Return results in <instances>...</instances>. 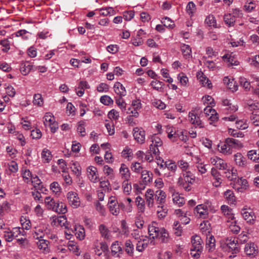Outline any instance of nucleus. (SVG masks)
<instances>
[{
	"label": "nucleus",
	"instance_id": "nucleus-2",
	"mask_svg": "<svg viewBox=\"0 0 259 259\" xmlns=\"http://www.w3.org/2000/svg\"><path fill=\"white\" fill-rule=\"evenodd\" d=\"M221 247L226 253L229 258H233L236 256L240 250L237 241L232 238H225L220 241Z\"/></svg>",
	"mask_w": 259,
	"mask_h": 259
},
{
	"label": "nucleus",
	"instance_id": "nucleus-59",
	"mask_svg": "<svg viewBox=\"0 0 259 259\" xmlns=\"http://www.w3.org/2000/svg\"><path fill=\"white\" fill-rule=\"evenodd\" d=\"M131 107L138 111L140 110L142 108V104L141 99L136 98L133 100L131 102Z\"/></svg>",
	"mask_w": 259,
	"mask_h": 259
},
{
	"label": "nucleus",
	"instance_id": "nucleus-31",
	"mask_svg": "<svg viewBox=\"0 0 259 259\" xmlns=\"http://www.w3.org/2000/svg\"><path fill=\"white\" fill-rule=\"evenodd\" d=\"M53 211L58 213L65 214L67 211L66 204L63 202L57 201Z\"/></svg>",
	"mask_w": 259,
	"mask_h": 259
},
{
	"label": "nucleus",
	"instance_id": "nucleus-20",
	"mask_svg": "<svg viewBox=\"0 0 259 259\" xmlns=\"http://www.w3.org/2000/svg\"><path fill=\"white\" fill-rule=\"evenodd\" d=\"M210 162L215 167L221 170H225L228 168L227 163L222 158L214 156L210 158Z\"/></svg>",
	"mask_w": 259,
	"mask_h": 259
},
{
	"label": "nucleus",
	"instance_id": "nucleus-17",
	"mask_svg": "<svg viewBox=\"0 0 259 259\" xmlns=\"http://www.w3.org/2000/svg\"><path fill=\"white\" fill-rule=\"evenodd\" d=\"M176 213L179 218L177 221L175 222L174 226L179 225L180 227L181 225H187L189 223L190 219L184 214L181 209L176 210Z\"/></svg>",
	"mask_w": 259,
	"mask_h": 259
},
{
	"label": "nucleus",
	"instance_id": "nucleus-34",
	"mask_svg": "<svg viewBox=\"0 0 259 259\" xmlns=\"http://www.w3.org/2000/svg\"><path fill=\"white\" fill-rule=\"evenodd\" d=\"M96 11H98V14L100 16H113L116 14V11L112 7H106L105 8L96 9Z\"/></svg>",
	"mask_w": 259,
	"mask_h": 259
},
{
	"label": "nucleus",
	"instance_id": "nucleus-5",
	"mask_svg": "<svg viewBox=\"0 0 259 259\" xmlns=\"http://www.w3.org/2000/svg\"><path fill=\"white\" fill-rule=\"evenodd\" d=\"M160 163V161L157 162V164L162 168V171L164 177H170L174 175L177 169V165L175 162L168 160L165 161L164 164Z\"/></svg>",
	"mask_w": 259,
	"mask_h": 259
},
{
	"label": "nucleus",
	"instance_id": "nucleus-4",
	"mask_svg": "<svg viewBox=\"0 0 259 259\" xmlns=\"http://www.w3.org/2000/svg\"><path fill=\"white\" fill-rule=\"evenodd\" d=\"M191 242L190 254L192 257L198 258L203 251V241L200 236L195 235L191 237Z\"/></svg>",
	"mask_w": 259,
	"mask_h": 259
},
{
	"label": "nucleus",
	"instance_id": "nucleus-57",
	"mask_svg": "<svg viewBox=\"0 0 259 259\" xmlns=\"http://www.w3.org/2000/svg\"><path fill=\"white\" fill-rule=\"evenodd\" d=\"M235 126L238 129L245 130L248 127V124L246 120L241 119L236 121Z\"/></svg>",
	"mask_w": 259,
	"mask_h": 259
},
{
	"label": "nucleus",
	"instance_id": "nucleus-42",
	"mask_svg": "<svg viewBox=\"0 0 259 259\" xmlns=\"http://www.w3.org/2000/svg\"><path fill=\"white\" fill-rule=\"evenodd\" d=\"M224 197L229 203L234 204L236 201V198L232 190H228L224 193Z\"/></svg>",
	"mask_w": 259,
	"mask_h": 259
},
{
	"label": "nucleus",
	"instance_id": "nucleus-53",
	"mask_svg": "<svg viewBox=\"0 0 259 259\" xmlns=\"http://www.w3.org/2000/svg\"><path fill=\"white\" fill-rule=\"evenodd\" d=\"M247 155L248 159L254 162H259V153H257L256 150H251L249 151Z\"/></svg>",
	"mask_w": 259,
	"mask_h": 259
},
{
	"label": "nucleus",
	"instance_id": "nucleus-22",
	"mask_svg": "<svg viewBox=\"0 0 259 259\" xmlns=\"http://www.w3.org/2000/svg\"><path fill=\"white\" fill-rule=\"evenodd\" d=\"M133 136L135 140L140 144H143L145 140V133L142 128L135 127L133 130Z\"/></svg>",
	"mask_w": 259,
	"mask_h": 259
},
{
	"label": "nucleus",
	"instance_id": "nucleus-54",
	"mask_svg": "<svg viewBox=\"0 0 259 259\" xmlns=\"http://www.w3.org/2000/svg\"><path fill=\"white\" fill-rule=\"evenodd\" d=\"M33 104L35 106L41 107L44 104V100L42 96L39 94H34L33 96Z\"/></svg>",
	"mask_w": 259,
	"mask_h": 259
},
{
	"label": "nucleus",
	"instance_id": "nucleus-7",
	"mask_svg": "<svg viewBox=\"0 0 259 259\" xmlns=\"http://www.w3.org/2000/svg\"><path fill=\"white\" fill-rule=\"evenodd\" d=\"M150 140L151 143L150 145V151L155 156H158L159 153L158 147L162 145V140L156 134L151 136Z\"/></svg>",
	"mask_w": 259,
	"mask_h": 259
},
{
	"label": "nucleus",
	"instance_id": "nucleus-50",
	"mask_svg": "<svg viewBox=\"0 0 259 259\" xmlns=\"http://www.w3.org/2000/svg\"><path fill=\"white\" fill-rule=\"evenodd\" d=\"M178 79L179 80L180 84L184 87L188 86L189 79L185 73L181 72L178 75Z\"/></svg>",
	"mask_w": 259,
	"mask_h": 259
},
{
	"label": "nucleus",
	"instance_id": "nucleus-41",
	"mask_svg": "<svg viewBox=\"0 0 259 259\" xmlns=\"http://www.w3.org/2000/svg\"><path fill=\"white\" fill-rule=\"evenodd\" d=\"M56 201L51 196H47L45 198L44 203L47 209L53 210Z\"/></svg>",
	"mask_w": 259,
	"mask_h": 259
},
{
	"label": "nucleus",
	"instance_id": "nucleus-16",
	"mask_svg": "<svg viewBox=\"0 0 259 259\" xmlns=\"http://www.w3.org/2000/svg\"><path fill=\"white\" fill-rule=\"evenodd\" d=\"M145 199L147 206L153 208L155 206V192L151 189H148L145 194Z\"/></svg>",
	"mask_w": 259,
	"mask_h": 259
},
{
	"label": "nucleus",
	"instance_id": "nucleus-37",
	"mask_svg": "<svg viewBox=\"0 0 259 259\" xmlns=\"http://www.w3.org/2000/svg\"><path fill=\"white\" fill-rule=\"evenodd\" d=\"M50 189L53 194L59 196L62 192V188L57 182H53L50 185Z\"/></svg>",
	"mask_w": 259,
	"mask_h": 259
},
{
	"label": "nucleus",
	"instance_id": "nucleus-56",
	"mask_svg": "<svg viewBox=\"0 0 259 259\" xmlns=\"http://www.w3.org/2000/svg\"><path fill=\"white\" fill-rule=\"evenodd\" d=\"M161 23L163 24L164 26L169 29L174 28L175 26L174 22L168 17H164L162 18L161 20Z\"/></svg>",
	"mask_w": 259,
	"mask_h": 259
},
{
	"label": "nucleus",
	"instance_id": "nucleus-60",
	"mask_svg": "<svg viewBox=\"0 0 259 259\" xmlns=\"http://www.w3.org/2000/svg\"><path fill=\"white\" fill-rule=\"evenodd\" d=\"M129 180H123L122 182V188L123 193L126 195H128L132 191V185L128 183Z\"/></svg>",
	"mask_w": 259,
	"mask_h": 259
},
{
	"label": "nucleus",
	"instance_id": "nucleus-21",
	"mask_svg": "<svg viewBox=\"0 0 259 259\" xmlns=\"http://www.w3.org/2000/svg\"><path fill=\"white\" fill-rule=\"evenodd\" d=\"M67 219L65 216H53L50 218V224L53 226L64 227L67 224Z\"/></svg>",
	"mask_w": 259,
	"mask_h": 259
},
{
	"label": "nucleus",
	"instance_id": "nucleus-35",
	"mask_svg": "<svg viewBox=\"0 0 259 259\" xmlns=\"http://www.w3.org/2000/svg\"><path fill=\"white\" fill-rule=\"evenodd\" d=\"M90 88V85L86 81H80L78 87L76 89V94L79 97H81L84 93V89H89Z\"/></svg>",
	"mask_w": 259,
	"mask_h": 259
},
{
	"label": "nucleus",
	"instance_id": "nucleus-18",
	"mask_svg": "<svg viewBox=\"0 0 259 259\" xmlns=\"http://www.w3.org/2000/svg\"><path fill=\"white\" fill-rule=\"evenodd\" d=\"M93 249L95 254L100 256L102 252L108 250V246L105 243L101 242L96 240L94 242Z\"/></svg>",
	"mask_w": 259,
	"mask_h": 259
},
{
	"label": "nucleus",
	"instance_id": "nucleus-9",
	"mask_svg": "<svg viewBox=\"0 0 259 259\" xmlns=\"http://www.w3.org/2000/svg\"><path fill=\"white\" fill-rule=\"evenodd\" d=\"M195 180L196 177L195 175L191 170H189L181 173V176L178 179V185H184V182L186 183V184H193L195 182Z\"/></svg>",
	"mask_w": 259,
	"mask_h": 259
},
{
	"label": "nucleus",
	"instance_id": "nucleus-6",
	"mask_svg": "<svg viewBox=\"0 0 259 259\" xmlns=\"http://www.w3.org/2000/svg\"><path fill=\"white\" fill-rule=\"evenodd\" d=\"M44 123L45 126H49L51 131L53 133L58 129V123L56 121L53 114L50 112H47L44 115Z\"/></svg>",
	"mask_w": 259,
	"mask_h": 259
},
{
	"label": "nucleus",
	"instance_id": "nucleus-10",
	"mask_svg": "<svg viewBox=\"0 0 259 259\" xmlns=\"http://www.w3.org/2000/svg\"><path fill=\"white\" fill-rule=\"evenodd\" d=\"M43 233L42 232H41V234L39 236V234L37 232H35L33 234V237L35 239H39L38 242H37V246L38 248L41 250L42 252L45 253H48L50 251V249L49 247V241L45 239H41L42 238Z\"/></svg>",
	"mask_w": 259,
	"mask_h": 259
},
{
	"label": "nucleus",
	"instance_id": "nucleus-44",
	"mask_svg": "<svg viewBox=\"0 0 259 259\" xmlns=\"http://www.w3.org/2000/svg\"><path fill=\"white\" fill-rule=\"evenodd\" d=\"M182 53L186 59L191 58V49L189 45L183 44L181 47Z\"/></svg>",
	"mask_w": 259,
	"mask_h": 259
},
{
	"label": "nucleus",
	"instance_id": "nucleus-25",
	"mask_svg": "<svg viewBox=\"0 0 259 259\" xmlns=\"http://www.w3.org/2000/svg\"><path fill=\"white\" fill-rule=\"evenodd\" d=\"M235 188L238 192H244L249 188L247 181L243 178L239 179L236 182Z\"/></svg>",
	"mask_w": 259,
	"mask_h": 259
},
{
	"label": "nucleus",
	"instance_id": "nucleus-51",
	"mask_svg": "<svg viewBox=\"0 0 259 259\" xmlns=\"http://www.w3.org/2000/svg\"><path fill=\"white\" fill-rule=\"evenodd\" d=\"M31 33L25 29H21L17 31L14 33L16 37H21L24 40L29 38Z\"/></svg>",
	"mask_w": 259,
	"mask_h": 259
},
{
	"label": "nucleus",
	"instance_id": "nucleus-12",
	"mask_svg": "<svg viewBox=\"0 0 259 259\" xmlns=\"http://www.w3.org/2000/svg\"><path fill=\"white\" fill-rule=\"evenodd\" d=\"M87 175L88 179L91 182L96 183L99 181V176L97 168L92 165L87 168Z\"/></svg>",
	"mask_w": 259,
	"mask_h": 259
},
{
	"label": "nucleus",
	"instance_id": "nucleus-45",
	"mask_svg": "<svg viewBox=\"0 0 259 259\" xmlns=\"http://www.w3.org/2000/svg\"><path fill=\"white\" fill-rule=\"evenodd\" d=\"M141 178L145 184L150 183L152 180V174L147 170H143L141 172Z\"/></svg>",
	"mask_w": 259,
	"mask_h": 259
},
{
	"label": "nucleus",
	"instance_id": "nucleus-39",
	"mask_svg": "<svg viewBox=\"0 0 259 259\" xmlns=\"http://www.w3.org/2000/svg\"><path fill=\"white\" fill-rule=\"evenodd\" d=\"M70 168L72 172L77 177H79L81 175V167L78 162L72 161Z\"/></svg>",
	"mask_w": 259,
	"mask_h": 259
},
{
	"label": "nucleus",
	"instance_id": "nucleus-14",
	"mask_svg": "<svg viewBox=\"0 0 259 259\" xmlns=\"http://www.w3.org/2000/svg\"><path fill=\"white\" fill-rule=\"evenodd\" d=\"M241 214L244 219L250 224H252L254 221L255 217L253 210L246 206L241 209Z\"/></svg>",
	"mask_w": 259,
	"mask_h": 259
},
{
	"label": "nucleus",
	"instance_id": "nucleus-32",
	"mask_svg": "<svg viewBox=\"0 0 259 259\" xmlns=\"http://www.w3.org/2000/svg\"><path fill=\"white\" fill-rule=\"evenodd\" d=\"M119 174L124 180H129L131 178V173L127 166L122 163L119 168Z\"/></svg>",
	"mask_w": 259,
	"mask_h": 259
},
{
	"label": "nucleus",
	"instance_id": "nucleus-62",
	"mask_svg": "<svg viewBox=\"0 0 259 259\" xmlns=\"http://www.w3.org/2000/svg\"><path fill=\"white\" fill-rule=\"evenodd\" d=\"M31 181L34 188L40 190L42 189V182L37 176H36L34 177H32Z\"/></svg>",
	"mask_w": 259,
	"mask_h": 259
},
{
	"label": "nucleus",
	"instance_id": "nucleus-46",
	"mask_svg": "<svg viewBox=\"0 0 259 259\" xmlns=\"http://www.w3.org/2000/svg\"><path fill=\"white\" fill-rule=\"evenodd\" d=\"M177 165L181 170V173H183L185 171H187L190 170V165L185 160L183 159L180 160L177 162Z\"/></svg>",
	"mask_w": 259,
	"mask_h": 259
},
{
	"label": "nucleus",
	"instance_id": "nucleus-64",
	"mask_svg": "<svg viewBox=\"0 0 259 259\" xmlns=\"http://www.w3.org/2000/svg\"><path fill=\"white\" fill-rule=\"evenodd\" d=\"M100 102L104 105L109 106L113 104V99L109 96L104 95L101 97Z\"/></svg>",
	"mask_w": 259,
	"mask_h": 259
},
{
	"label": "nucleus",
	"instance_id": "nucleus-1",
	"mask_svg": "<svg viewBox=\"0 0 259 259\" xmlns=\"http://www.w3.org/2000/svg\"><path fill=\"white\" fill-rule=\"evenodd\" d=\"M150 238L145 236L137 243L136 250L142 252L149 246H153L154 241L151 239H157L162 242L168 241L169 234L164 228H148Z\"/></svg>",
	"mask_w": 259,
	"mask_h": 259
},
{
	"label": "nucleus",
	"instance_id": "nucleus-28",
	"mask_svg": "<svg viewBox=\"0 0 259 259\" xmlns=\"http://www.w3.org/2000/svg\"><path fill=\"white\" fill-rule=\"evenodd\" d=\"M234 160L237 165L244 167L247 165V161L241 153H237L234 155Z\"/></svg>",
	"mask_w": 259,
	"mask_h": 259
},
{
	"label": "nucleus",
	"instance_id": "nucleus-23",
	"mask_svg": "<svg viewBox=\"0 0 259 259\" xmlns=\"http://www.w3.org/2000/svg\"><path fill=\"white\" fill-rule=\"evenodd\" d=\"M20 234L24 235V228H12L10 233L6 235V240L8 242L12 241L14 238L17 237Z\"/></svg>",
	"mask_w": 259,
	"mask_h": 259
},
{
	"label": "nucleus",
	"instance_id": "nucleus-36",
	"mask_svg": "<svg viewBox=\"0 0 259 259\" xmlns=\"http://www.w3.org/2000/svg\"><path fill=\"white\" fill-rule=\"evenodd\" d=\"M223 60L228 63V65H238L239 62L236 60L232 53H228L222 57Z\"/></svg>",
	"mask_w": 259,
	"mask_h": 259
},
{
	"label": "nucleus",
	"instance_id": "nucleus-43",
	"mask_svg": "<svg viewBox=\"0 0 259 259\" xmlns=\"http://www.w3.org/2000/svg\"><path fill=\"white\" fill-rule=\"evenodd\" d=\"M205 23L209 27L213 28L218 27L217 21L213 15H208L205 20Z\"/></svg>",
	"mask_w": 259,
	"mask_h": 259
},
{
	"label": "nucleus",
	"instance_id": "nucleus-48",
	"mask_svg": "<svg viewBox=\"0 0 259 259\" xmlns=\"http://www.w3.org/2000/svg\"><path fill=\"white\" fill-rule=\"evenodd\" d=\"M197 77L199 81L203 86L206 87L208 89H211L212 88V84L210 81L206 76L203 75L202 73H201V75L200 76L198 75Z\"/></svg>",
	"mask_w": 259,
	"mask_h": 259
},
{
	"label": "nucleus",
	"instance_id": "nucleus-61",
	"mask_svg": "<svg viewBox=\"0 0 259 259\" xmlns=\"http://www.w3.org/2000/svg\"><path fill=\"white\" fill-rule=\"evenodd\" d=\"M75 232V234L76 237L81 240L84 238L85 230L84 228H73Z\"/></svg>",
	"mask_w": 259,
	"mask_h": 259
},
{
	"label": "nucleus",
	"instance_id": "nucleus-47",
	"mask_svg": "<svg viewBox=\"0 0 259 259\" xmlns=\"http://www.w3.org/2000/svg\"><path fill=\"white\" fill-rule=\"evenodd\" d=\"M206 245V248L209 251L211 252L214 250L215 247V240L212 235H210L209 238H207Z\"/></svg>",
	"mask_w": 259,
	"mask_h": 259
},
{
	"label": "nucleus",
	"instance_id": "nucleus-55",
	"mask_svg": "<svg viewBox=\"0 0 259 259\" xmlns=\"http://www.w3.org/2000/svg\"><path fill=\"white\" fill-rule=\"evenodd\" d=\"M68 249L72 252L75 253L76 255H79V248L76 243L73 241H68L67 244Z\"/></svg>",
	"mask_w": 259,
	"mask_h": 259
},
{
	"label": "nucleus",
	"instance_id": "nucleus-63",
	"mask_svg": "<svg viewBox=\"0 0 259 259\" xmlns=\"http://www.w3.org/2000/svg\"><path fill=\"white\" fill-rule=\"evenodd\" d=\"M85 126V122L84 121H80L78 123L77 131L81 136H84L86 134Z\"/></svg>",
	"mask_w": 259,
	"mask_h": 259
},
{
	"label": "nucleus",
	"instance_id": "nucleus-8",
	"mask_svg": "<svg viewBox=\"0 0 259 259\" xmlns=\"http://www.w3.org/2000/svg\"><path fill=\"white\" fill-rule=\"evenodd\" d=\"M68 204L73 208L80 206L81 201L78 194L74 191H69L66 194Z\"/></svg>",
	"mask_w": 259,
	"mask_h": 259
},
{
	"label": "nucleus",
	"instance_id": "nucleus-30",
	"mask_svg": "<svg viewBox=\"0 0 259 259\" xmlns=\"http://www.w3.org/2000/svg\"><path fill=\"white\" fill-rule=\"evenodd\" d=\"M115 93L119 97H124L126 94V91L124 87L119 82H116L113 86Z\"/></svg>",
	"mask_w": 259,
	"mask_h": 259
},
{
	"label": "nucleus",
	"instance_id": "nucleus-11",
	"mask_svg": "<svg viewBox=\"0 0 259 259\" xmlns=\"http://www.w3.org/2000/svg\"><path fill=\"white\" fill-rule=\"evenodd\" d=\"M244 252L250 257H254L257 255L258 249L257 246L253 242H249L245 245Z\"/></svg>",
	"mask_w": 259,
	"mask_h": 259
},
{
	"label": "nucleus",
	"instance_id": "nucleus-15",
	"mask_svg": "<svg viewBox=\"0 0 259 259\" xmlns=\"http://www.w3.org/2000/svg\"><path fill=\"white\" fill-rule=\"evenodd\" d=\"M221 210L222 213L232 221L230 225H227L229 227H235L236 226V221L234 220V217L232 209L226 205H223L221 207Z\"/></svg>",
	"mask_w": 259,
	"mask_h": 259
},
{
	"label": "nucleus",
	"instance_id": "nucleus-24",
	"mask_svg": "<svg viewBox=\"0 0 259 259\" xmlns=\"http://www.w3.org/2000/svg\"><path fill=\"white\" fill-rule=\"evenodd\" d=\"M222 104L223 106L226 107L225 110L228 112L227 114L234 113L238 109L237 104L233 103L230 100L227 99L222 100Z\"/></svg>",
	"mask_w": 259,
	"mask_h": 259
},
{
	"label": "nucleus",
	"instance_id": "nucleus-3",
	"mask_svg": "<svg viewBox=\"0 0 259 259\" xmlns=\"http://www.w3.org/2000/svg\"><path fill=\"white\" fill-rule=\"evenodd\" d=\"M194 211L197 217L205 219L208 216L209 211L214 213L215 209L211 202L206 201L203 204L197 205L195 207Z\"/></svg>",
	"mask_w": 259,
	"mask_h": 259
},
{
	"label": "nucleus",
	"instance_id": "nucleus-29",
	"mask_svg": "<svg viewBox=\"0 0 259 259\" xmlns=\"http://www.w3.org/2000/svg\"><path fill=\"white\" fill-rule=\"evenodd\" d=\"M194 158L196 160L195 162L196 167L198 172L201 175L205 174L207 171V165L201 162L200 158L198 156H194Z\"/></svg>",
	"mask_w": 259,
	"mask_h": 259
},
{
	"label": "nucleus",
	"instance_id": "nucleus-33",
	"mask_svg": "<svg viewBox=\"0 0 259 259\" xmlns=\"http://www.w3.org/2000/svg\"><path fill=\"white\" fill-rule=\"evenodd\" d=\"M225 176L230 181H233L237 178V171L234 167L228 166V168L225 169Z\"/></svg>",
	"mask_w": 259,
	"mask_h": 259
},
{
	"label": "nucleus",
	"instance_id": "nucleus-49",
	"mask_svg": "<svg viewBox=\"0 0 259 259\" xmlns=\"http://www.w3.org/2000/svg\"><path fill=\"white\" fill-rule=\"evenodd\" d=\"M196 10V5L193 2H189L187 6L186 11L187 13L190 16H194Z\"/></svg>",
	"mask_w": 259,
	"mask_h": 259
},
{
	"label": "nucleus",
	"instance_id": "nucleus-19",
	"mask_svg": "<svg viewBox=\"0 0 259 259\" xmlns=\"http://www.w3.org/2000/svg\"><path fill=\"white\" fill-rule=\"evenodd\" d=\"M189 120L195 127L202 128L204 127L199 117L194 110L189 113Z\"/></svg>",
	"mask_w": 259,
	"mask_h": 259
},
{
	"label": "nucleus",
	"instance_id": "nucleus-38",
	"mask_svg": "<svg viewBox=\"0 0 259 259\" xmlns=\"http://www.w3.org/2000/svg\"><path fill=\"white\" fill-rule=\"evenodd\" d=\"M41 158L44 163H49L52 159V155L50 150L47 148H44L41 153Z\"/></svg>",
	"mask_w": 259,
	"mask_h": 259
},
{
	"label": "nucleus",
	"instance_id": "nucleus-13",
	"mask_svg": "<svg viewBox=\"0 0 259 259\" xmlns=\"http://www.w3.org/2000/svg\"><path fill=\"white\" fill-rule=\"evenodd\" d=\"M155 199L156 203L158 205V207L162 209L166 200L165 192L162 190H157L155 192Z\"/></svg>",
	"mask_w": 259,
	"mask_h": 259
},
{
	"label": "nucleus",
	"instance_id": "nucleus-58",
	"mask_svg": "<svg viewBox=\"0 0 259 259\" xmlns=\"http://www.w3.org/2000/svg\"><path fill=\"white\" fill-rule=\"evenodd\" d=\"M119 117V112L114 109L111 110L108 113V117L112 120H117Z\"/></svg>",
	"mask_w": 259,
	"mask_h": 259
},
{
	"label": "nucleus",
	"instance_id": "nucleus-52",
	"mask_svg": "<svg viewBox=\"0 0 259 259\" xmlns=\"http://www.w3.org/2000/svg\"><path fill=\"white\" fill-rule=\"evenodd\" d=\"M115 103L120 109L121 111L123 112L126 110V103L124 101L122 97H119L115 98Z\"/></svg>",
	"mask_w": 259,
	"mask_h": 259
},
{
	"label": "nucleus",
	"instance_id": "nucleus-40",
	"mask_svg": "<svg viewBox=\"0 0 259 259\" xmlns=\"http://www.w3.org/2000/svg\"><path fill=\"white\" fill-rule=\"evenodd\" d=\"M172 197L174 203L178 206H181L185 203V198L179 193L172 195Z\"/></svg>",
	"mask_w": 259,
	"mask_h": 259
},
{
	"label": "nucleus",
	"instance_id": "nucleus-26",
	"mask_svg": "<svg viewBox=\"0 0 259 259\" xmlns=\"http://www.w3.org/2000/svg\"><path fill=\"white\" fill-rule=\"evenodd\" d=\"M228 144L226 139L224 142H221L218 145V151L224 154L227 155H229L232 154V150L230 149V147L228 145Z\"/></svg>",
	"mask_w": 259,
	"mask_h": 259
},
{
	"label": "nucleus",
	"instance_id": "nucleus-27",
	"mask_svg": "<svg viewBox=\"0 0 259 259\" xmlns=\"http://www.w3.org/2000/svg\"><path fill=\"white\" fill-rule=\"evenodd\" d=\"M166 133L167 134V137L172 142L178 141V132L175 127L170 125H167L166 126Z\"/></svg>",
	"mask_w": 259,
	"mask_h": 259
}]
</instances>
